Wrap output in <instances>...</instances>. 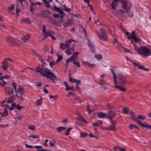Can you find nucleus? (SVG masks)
Masks as SVG:
<instances>
[{"label":"nucleus","instance_id":"nucleus-1","mask_svg":"<svg viewBox=\"0 0 151 151\" xmlns=\"http://www.w3.org/2000/svg\"><path fill=\"white\" fill-rule=\"evenodd\" d=\"M37 71L40 73L44 76L49 78L54 82H56L55 80L57 79V77L55 74L52 72L47 69L42 68H37Z\"/></svg>","mask_w":151,"mask_h":151},{"label":"nucleus","instance_id":"nucleus-2","mask_svg":"<svg viewBox=\"0 0 151 151\" xmlns=\"http://www.w3.org/2000/svg\"><path fill=\"white\" fill-rule=\"evenodd\" d=\"M134 49L138 52L139 54L143 57H147L151 55L150 50L146 47L143 46H137L136 44L134 45Z\"/></svg>","mask_w":151,"mask_h":151},{"label":"nucleus","instance_id":"nucleus-3","mask_svg":"<svg viewBox=\"0 0 151 151\" xmlns=\"http://www.w3.org/2000/svg\"><path fill=\"white\" fill-rule=\"evenodd\" d=\"M122 7L125 10L127 13H128L130 10V6L126 0H121Z\"/></svg>","mask_w":151,"mask_h":151},{"label":"nucleus","instance_id":"nucleus-4","mask_svg":"<svg viewBox=\"0 0 151 151\" xmlns=\"http://www.w3.org/2000/svg\"><path fill=\"white\" fill-rule=\"evenodd\" d=\"M101 33L98 34L97 36L99 39L104 41H106L107 40V36L105 32V30L104 29L101 28Z\"/></svg>","mask_w":151,"mask_h":151},{"label":"nucleus","instance_id":"nucleus-5","mask_svg":"<svg viewBox=\"0 0 151 151\" xmlns=\"http://www.w3.org/2000/svg\"><path fill=\"white\" fill-rule=\"evenodd\" d=\"M125 78L122 75H120L118 77V82L119 85L122 86L125 85L126 83Z\"/></svg>","mask_w":151,"mask_h":151},{"label":"nucleus","instance_id":"nucleus-6","mask_svg":"<svg viewBox=\"0 0 151 151\" xmlns=\"http://www.w3.org/2000/svg\"><path fill=\"white\" fill-rule=\"evenodd\" d=\"M7 42L12 46H17L18 45V44L14 41V39L12 37L7 38Z\"/></svg>","mask_w":151,"mask_h":151},{"label":"nucleus","instance_id":"nucleus-7","mask_svg":"<svg viewBox=\"0 0 151 151\" xmlns=\"http://www.w3.org/2000/svg\"><path fill=\"white\" fill-rule=\"evenodd\" d=\"M88 46L90 48V50L92 53L95 54L96 53V51L94 46L89 40L88 41Z\"/></svg>","mask_w":151,"mask_h":151},{"label":"nucleus","instance_id":"nucleus-8","mask_svg":"<svg viewBox=\"0 0 151 151\" xmlns=\"http://www.w3.org/2000/svg\"><path fill=\"white\" fill-rule=\"evenodd\" d=\"M8 63L5 59L2 62V65L1 67L4 70H6L8 68Z\"/></svg>","mask_w":151,"mask_h":151},{"label":"nucleus","instance_id":"nucleus-9","mask_svg":"<svg viewBox=\"0 0 151 151\" xmlns=\"http://www.w3.org/2000/svg\"><path fill=\"white\" fill-rule=\"evenodd\" d=\"M5 89L7 92V94L9 96L14 94V90L12 88L6 86L5 88Z\"/></svg>","mask_w":151,"mask_h":151},{"label":"nucleus","instance_id":"nucleus-10","mask_svg":"<svg viewBox=\"0 0 151 151\" xmlns=\"http://www.w3.org/2000/svg\"><path fill=\"white\" fill-rule=\"evenodd\" d=\"M77 58V57L74 55H72L70 58H68L66 60V63H70L72 61H76Z\"/></svg>","mask_w":151,"mask_h":151},{"label":"nucleus","instance_id":"nucleus-11","mask_svg":"<svg viewBox=\"0 0 151 151\" xmlns=\"http://www.w3.org/2000/svg\"><path fill=\"white\" fill-rule=\"evenodd\" d=\"M115 115L116 114L114 112L110 111L107 114V117L111 120L112 119V118L115 116Z\"/></svg>","mask_w":151,"mask_h":151},{"label":"nucleus","instance_id":"nucleus-12","mask_svg":"<svg viewBox=\"0 0 151 151\" xmlns=\"http://www.w3.org/2000/svg\"><path fill=\"white\" fill-rule=\"evenodd\" d=\"M15 92H17L19 93L20 95H22L24 93V89L22 87L20 86H19L18 87L17 89V91Z\"/></svg>","mask_w":151,"mask_h":151},{"label":"nucleus","instance_id":"nucleus-13","mask_svg":"<svg viewBox=\"0 0 151 151\" xmlns=\"http://www.w3.org/2000/svg\"><path fill=\"white\" fill-rule=\"evenodd\" d=\"M120 85H117V82L115 81V84L114 87L116 88H118L122 92H125L126 91V89L121 87Z\"/></svg>","mask_w":151,"mask_h":151},{"label":"nucleus","instance_id":"nucleus-14","mask_svg":"<svg viewBox=\"0 0 151 151\" xmlns=\"http://www.w3.org/2000/svg\"><path fill=\"white\" fill-rule=\"evenodd\" d=\"M69 95H71L73 98L74 99H75L77 100L79 99L78 97L77 96V95L73 92H68V94L67 95V96L69 97Z\"/></svg>","mask_w":151,"mask_h":151},{"label":"nucleus","instance_id":"nucleus-15","mask_svg":"<svg viewBox=\"0 0 151 151\" xmlns=\"http://www.w3.org/2000/svg\"><path fill=\"white\" fill-rule=\"evenodd\" d=\"M69 81L70 82L72 83H81V81L80 80H77L75 78H69Z\"/></svg>","mask_w":151,"mask_h":151},{"label":"nucleus","instance_id":"nucleus-16","mask_svg":"<svg viewBox=\"0 0 151 151\" xmlns=\"http://www.w3.org/2000/svg\"><path fill=\"white\" fill-rule=\"evenodd\" d=\"M103 129L106 131H115V128L113 126H110L108 127H103Z\"/></svg>","mask_w":151,"mask_h":151},{"label":"nucleus","instance_id":"nucleus-17","mask_svg":"<svg viewBox=\"0 0 151 151\" xmlns=\"http://www.w3.org/2000/svg\"><path fill=\"white\" fill-rule=\"evenodd\" d=\"M30 37V35L27 34L25 36L22 37L21 38V39L24 42H25L27 41L28 40Z\"/></svg>","mask_w":151,"mask_h":151},{"label":"nucleus","instance_id":"nucleus-18","mask_svg":"<svg viewBox=\"0 0 151 151\" xmlns=\"http://www.w3.org/2000/svg\"><path fill=\"white\" fill-rule=\"evenodd\" d=\"M117 149L120 151H126V150L125 148H122L119 146L116 145L114 148V150L117 151Z\"/></svg>","mask_w":151,"mask_h":151},{"label":"nucleus","instance_id":"nucleus-19","mask_svg":"<svg viewBox=\"0 0 151 151\" xmlns=\"http://www.w3.org/2000/svg\"><path fill=\"white\" fill-rule=\"evenodd\" d=\"M137 67H138V69H142L144 71H148L149 70V69L148 68L145 67L142 65H139L138 64Z\"/></svg>","mask_w":151,"mask_h":151},{"label":"nucleus","instance_id":"nucleus-20","mask_svg":"<svg viewBox=\"0 0 151 151\" xmlns=\"http://www.w3.org/2000/svg\"><path fill=\"white\" fill-rule=\"evenodd\" d=\"M117 6V3L113 1L111 4V6L113 10H115Z\"/></svg>","mask_w":151,"mask_h":151},{"label":"nucleus","instance_id":"nucleus-21","mask_svg":"<svg viewBox=\"0 0 151 151\" xmlns=\"http://www.w3.org/2000/svg\"><path fill=\"white\" fill-rule=\"evenodd\" d=\"M123 113L124 114H128L129 109L127 107H124L122 108Z\"/></svg>","mask_w":151,"mask_h":151},{"label":"nucleus","instance_id":"nucleus-22","mask_svg":"<svg viewBox=\"0 0 151 151\" xmlns=\"http://www.w3.org/2000/svg\"><path fill=\"white\" fill-rule=\"evenodd\" d=\"M102 123V121H98L97 122H95L92 124V125L95 126H98L99 125H101Z\"/></svg>","mask_w":151,"mask_h":151},{"label":"nucleus","instance_id":"nucleus-23","mask_svg":"<svg viewBox=\"0 0 151 151\" xmlns=\"http://www.w3.org/2000/svg\"><path fill=\"white\" fill-rule=\"evenodd\" d=\"M8 114V112L7 109L5 108L4 111L1 114V118H3L4 116H6Z\"/></svg>","mask_w":151,"mask_h":151},{"label":"nucleus","instance_id":"nucleus-24","mask_svg":"<svg viewBox=\"0 0 151 151\" xmlns=\"http://www.w3.org/2000/svg\"><path fill=\"white\" fill-rule=\"evenodd\" d=\"M36 8V5L33 3H32L30 7V10L31 12H32L34 11Z\"/></svg>","mask_w":151,"mask_h":151},{"label":"nucleus","instance_id":"nucleus-25","mask_svg":"<svg viewBox=\"0 0 151 151\" xmlns=\"http://www.w3.org/2000/svg\"><path fill=\"white\" fill-rule=\"evenodd\" d=\"M22 21L26 24H30L31 23L30 19L28 18H24L22 20Z\"/></svg>","mask_w":151,"mask_h":151},{"label":"nucleus","instance_id":"nucleus-26","mask_svg":"<svg viewBox=\"0 0 151 151\" xmlns=\"http://www.w3.org/2000/svg\"><path fill=\"white\" fill-rule=\"evenodd\" d=\"M66 129V128L65 127H59L57 128L56 129L57 131L58 132H61V131Z\"/></svg>","mask_w":151,"mask_h":151},{"label":"nucleus","instance_id":"nucleus-27","mask_svg":"<svg viewBox=\"0 0 151 151\" xmlns=\"http://www.w3.org/2000/svg\"><path fill=\"white\" fill-rule=\"evenodd\" d=\"M37 57L39 58V60L42 63H44L45 61L44 59L42 58V56L39 54H37Z\"/></svg>","mask_w":151,"mask_h":151},{"label":"nucleus","instance_id":"nucleus-28","mask_svg":"<svg viewBox=\"0 0 151 151\" xmlns=\"http://www.w3.org/2000/svg\"><path fill=\"white\" fill-rule=\"evenodd\" d=\"M36 128L35 125H29L28 126V128L32 131H33Z\"/></svg>","mask_w":151,"mask_h":151},{"label":"nucleus","instance_id":"nucleus-29","mask_svg":"<svg viewBox=\"0 0 151 151\" xmlns=\"http://www.w3.org/2000/svg\"><path fill=\"white\" fill-rule=\"evenodd\" d=\"M71 42L70 40H68L65 41V44L66 46V48L68 49V48H69L70 46H69V45L71 44Z\"/></svg>","mask_w":151,"mask_h":151},{"label":"nucleus","instance_id":"nucleus-30","mask_svg":"<svg viewBox=\"0 0 151 151\" xmlns=\"http://www.w3.org/2000/svg\"><path fill=\"white\" fill-rule=\"evenodd\" d=\"M71 49V47L70 46L69 48H68V49L66 48L65 51L66 54L68 55H70L72 54L71 52L70 51V50Z\"/></svg>","mask_w":151,"mask_h":151},{"label":"nucleus","instance_id":"nucleus-31","mask_svg":"<svg viewBox=\"0 0 151 151\" xmlns=\"http://www.w3.org/2000/svg\"><path fill=\"white\" fill-rule=\"evenodd\" d=\"M34 147L37 149V151H42V149H43L42 148V147L40 146H36Z\"/></svg>","mask_w":151,"mask_h":151},{"label":"nucleus","instance_id":"nucleus-32","mask_svg":"<svg viewBox=\"0 0 151 151\" xmlns=\"http://www.w3.org/2000/svg\"><path fill=\"white\" fill-rule=\"evenodd\" d=\"M66 46L65 44L63 42H62L60 45V49H62L63 50H64Z\"/></svg>","mask_w":151,"mask_h":151},{"label":"nucleus","instance_id":"nucleus-33","mask_svg":"<svg viewBox=\"0 0 151 151\" xmlns=\"http://www.w3.org/2000/svg\"><path fill=\"white\" fill-rule=\"evenodd\" d=\"M131 119L136 121L138 119V118L136 117V115L134 114L130 116Z\"/></svg>","mask_w":151,"mask_h":151},{"label":"nucleus","instance_id":"nucleus-34","mask_svg":"<svg viewBox=\"0 0 151 151\" xmlns=\"http://www.w3.org/2000/svg\"><path fill=\"white\" fill-rule=\"evenodd\" d=\"M136 122L141 127H145V125H144V124L139 119L137 120Z\"/></svg>","mask_w":151,"mask_h":151},{"label":"nucleus","instance_id":"nucleus-35","mask_svg":"<svg viewBox=\"0 0 151 151\" xmlns=\"http://www.w3.org/2000/svg\"><path fill=\"white\" fill-rule=\"evenodd\" d=\"M117 13L119 14H126L127 13L126 11L124 12L123 10H118L117 12Z\"/></svg>","mask_w":151,"mask_h":151},{"label":"nucleus","instance_id":"nucleus-36","mask_svg":"<svg viewBox=\"0 0 151 151\" xmlns=\"http://www.w3.org/2000/svg\"><path fill=\"white\" fill-rule=\"evenodd\" d=\"M13 98L12 96H10L9 97L7 101V102L9 104H10L13 101Z\"/></svg>","mask_w":151,"mask_h":151},{"label":"nucleus","instance_id":"nucleus-37","mask_svg":"<svg viewBox=\"0 0 151 151\" xmlns=\"http://www.w3.org/2000/svg\"><path fill=\"white\" fill-rule=\"evenodd\" d=\"M63 25L64 27H70L71 26V24L70 22H66L64 23Z\"/></svg>","mask_w":151,"mask_h":151},{"label":"nucleus","instance_id":"nucleus-38","mask_svg":"<svg viewBox=\"0 0 151 151\" xmlns=\"http://www.w3.org/2000/svg\"><path fill=\"white\" fill-rule=\"evenodd\" d=\"M99 117L100 118H103L106 116V114L102 112H101L98 114Z\"/></svg>","mask_w":151,"mask_h":151},{"label":"nucleus","instance_id":"nucleus-39","mask_svg":"<svg viewBox=\"0 0 151 151\" xmlns=\"http://www.w3.org/2000/svg\"><path fill=\"white\" fill-rule=\"evenodd\" d=\"M63 6L64 7L63 9L65 12H68L71 11L70 9L67 7L65 5H64Z\"/></svg>","mask_w":151,"mask_h":151},{"label":"nucleus","instance_id":"nucleus-40","mask_svg":"<svg viewBox=\"0 0 151 151\" xmlns=\"http://www.w3.org/2000/svg\"><path fill=\"white\" fill-rule=\"evenodd\" d=\"M79 117L78 119L82 121V122H84V123H86V121L85 120V119H84L81 116L79 115Z\"/></svg>","mask_w":151,"mask_h":151},{"label":"nucleus","instance_id":"nucleus-41","mask_svg":"<svg viewBox=\"0 0 151 151\" xmlns=\"http://www.w3.org/2000/svg\"><path fill=\"white\" fill-rule=\"evenodd\" d=\"M138 119H140L142 120H144L145 119V117L144 115H139L138 116Z\"/></svg>","mask_w":151,"mask_h":151},{"label":"nucleus","instance_id":"nucleus-42","mask_svg":"<svg viewBox=\"0 0 151 151\" xmlns=\"http://www.w3.org/2000/svg\"><path fill=\"white\" fill-rule=\"evenodd\" d=\"M81 136L80 137L81 138H83L87 137L88 136V134L87 133H80Z\"/></svg>","mask_w":151,"mask_h":151},{"label":"nucleus","instance_id":"nucleus-43","mask_svg":"<svg viewBox=\"0 0 151 151\" xmlns=\"http://www.w3.org/2000/svg\"><path fill=\"white\" fill-rule=\"evenodd\" d=\"M73 64L76 65L77 67L79 68L80 67V65L79 63V62L78 61H77L76 62V61H74L73 62Z\"/></svg>","mask_w":151,"mask_h":151},{"label":"nucleus","instance_id":"nucleus-44","mask_svg":"<svg viewBox=\"0 0 151 151\" xmlns=\"http://www.w3.org/2000/svg\"><path fill=\"white\" fill-rule=\"evenodd\" d=\"M52 33H54V32H52L51 33H48V32L46 33L45 32V35H45V36L44 37V38H47V37L46 36H47V37L50 36L51 35V34Z\"/></svg>","mask_w":151,"mask_h":151},{"label":"nucleus","instance_id":"nucleus-45","mask_svg":"<svg viewBox=\"0 0 151 151\" xmlns=\"http://www.w3.org/2000/svg\"><path fill=\"white\" fill-rule=\"evenodd\" d=\"M58 58L56 61V62H58L61 61L63 59V56L61 55H60V56H59L58 55Z\"/></svg>","mask_w":151,"mask_h":151},{"label":"nucleus","instance_id":"nucleus-46","mask_svg":"<svg viewBox=\"0 0 151 151\" xmlns=\"http://www.w3.org/2000/svg\"><path fill=\"white\" fill-rule=\"evenodd\" d=\"M48 0H43V1L44 2H45L46 4L47 5V6H45L47 8H50V6L49 4V2H47V1Z\"/></svg>","mask_w":151,"mask_h":151},{"label":"nucleus","instance_id":"nucleus-47","mask_svg":"<svg viewBox=\"0 0 151 151\" xmlns=\"http://www.w3.org/2000/svg\"><path fill=\"white\" fill-rule=\"evenodd\" d=\"M99 84H100V85L101 87V88H102L103 89H106V88L104 86V82H102L101 83H101L100 82H99Z\"/></svg>","mask_w":151,"mask_h":151},{"label":"nucleus","instance_id":"nucleus-48","mask_svg":"<svg viewBox=\"0 0 151 151\" xmlns=\"http://www.w3.org/2000/svg\"><path fill=\"white\" fill-rule=\"evenodd\" d=\"M86 65H87L88 66H89V67L93 68L94 66H95V65L93 64H91L89 62H87L86 63Z\"/></svg>","mask_w":151,"mask_h":151},{"label":"nucleus","instance_id":"nucleus-49","mask_svg":"<svg viewBox=\"0 0 151 151\" xmlns=\"http://www.w3.org/2000/svg\"><path fill=\"white\" fill-rule=\"evenodd\" d=\"M29 137H32V138L33 139H35V138H37L38 139H40V138H39V136H36V135H30L29 136Z\"/></svg>","mask_w":151,"mask_h":151},{"label":"nucleus","instance_id":"nucleus-50","mask_svg":"<svg viewBox=\"0 0 151 151\" xmlns=\"http://www.w3.org/2000/svg\"><path fill=\"white\" fill-rule=\"evenodd\" d=\"M145 128L147 129H151V125L147 124L145 122Z\"/></svg>","mask_w":151,"mask_h":151},{"label":"nucleus","instance_id":"nucleus-51","mask_svg":"<svg viewBox=\"0 0 151 151\" xmlns=\"http://www.w3.org/2000/svg\"><path fill=\"white\" fill-rule=\"evenodd\" d=\"M136 37V35H135L134 32H132L131 35H130L131 39H133L134 38Z\"/></svg>","mask_w":151,"mask_h":151},{"label":"nucleus","instance_id":"nucleus-52","mask_svg":"<svg viewBox=\"0 0 151 151\" xmlns=\"http://www.w3.org/2000/svg\"><path fill=\"white\" fill-rule=\"evenodd\" d=\"M49 49L48 46L47 45H45L43 48V50L44 51L46 52H47Z\"/></svg>","mask_w":151,"mask_h":151},{"label":"nucleus","instance_id":"nucleus-53","mask_svg":"<svg viewBox=\"0 0 151 151\" xmlns=\"http://www.w3.org/2000/svg\"><path fill=\"white\" fill-rule=\"evenodd\" d=\"M16 106V105L15 103H14V104H12V105L11 107L10 108L9 107L10 110H13L14 109V108Z\"/></svg>","mask_w":151,"mask_h":151},{"label":"nucleus","instance_id":"nucleus-54","mask_svg":"<svg viewBox=\"0 0 151 151\" xmlns=\"http://www.w3.org/2000/svg\"><path fill=\"white\" fill-rule=\"evenodd\" d=\"M129 61L132 63V64L134 65L135 67H137L138 64V63L136 62H134L130 59H129Z\"/></svg>","mask_w":151,"mask_h":151},{"label":"nucleus","instance_id":"nucleus-55","mask_svg":"<svg viewBox=\"0 0 151 151\" xmlns=\"http://www.w3.org/2000/svg\"><path fill=\"white\" fill-rule=\"evenodd\" d=\"M55 141L54 140L52 141H50V145L51 147H53L55 145Z\"/></svg>","mask_w":151,"mask_h":151},{"label":"nucleus","instance_id":"nucleus-56","mask_svg":"<svg viewBox=\"0 0 151 151\" xmlns=\"http://www.w3.org/2000/svg\"><path fill=\"white\" fill-rule=\"evenodd\" d=\"M95 57L98 60L102 58V57L100 55H95Z\"/></svg>","mask_w":151,"mask_h":151},{"label":"nucleus","instance_id":"nucleus-57","mask_svg":"<svg viewBox=\"0 0 151 151\" xmlns=\"http://www.w3.org/2000/svg\"><path fill=\"white\" fill-rule=\"evenodd\" d=\"M12 86L15 90V91H17V84L14 82H13L12 83Z\"/></svg>","mask_w":151,"mask_h":151},{"label":"nucleus","instance_id":"nucleus-58","mask_svg":"<svg viewBox=\"0 0 151 151\" xmlns=\"http://www.w3.org/2000/svg\"><path fill=\"white\" fill-rule=\"evenodd\" d=\"M126 35L127 36L128 39H131L130 34L128 32H126L125 33Z\"/></svg>","mask_w":151,"mask_h":151},{"label":"nucleus","instance_id":"nucleus-59","mask_svg":"<svg viewBox=\"0 0 151 151\" xmlns=\"http://www.w3.org/2000/svg\"><path fill=\"white\" fill-rule=\"evenodd\" d=\"M46 27L45 26V25H44L43 26V28H42V32L43 33L44 35H45V33L46 32Z\"/></svg>","mask_w":151,"mask_h":151},{"label":"nucleus","instance_id":"nucleus-60","mask_svg":"<svg viewBox=\"0 0 151 151\" xmlns=\"http://www.w3.org/2000/svg\"><path fill=\"white\" fill-rule=\"evenodd\" d=\"M49 97L51 99H56L58 97L57 95H55L54 96L50 95Z\"/></svg>","mask_w":151,"mask_h":151},{"label":"nucleus","instance_id":"nucleus-61","mask_svg":"<svg viewBox=\"0 0 151 151\" xmlns=\"http://www.w3.org/2000/svg\"><path fill=\"white\" fill-rule=\"evenodd\" d=\"M42 103V99H40L37 101L36 104L37 105H40Z\"/></svg>","mask_w":151,"mask_h":151},{"label":"nucleus","instance_id":"nucleus-62","mask_svg":"<svg viewBox=\"0 0 151 151\" xmlns=\"http://www.w3.org/2000/svg\"><path fill=\"white\" fill-rule=\"evenodd\" d=\"M133 39L137 42H140V39L137 38V37H136L134 38Z\"/></svg>","mask_w":151,"mask_h":151},{"label":"nucleus","instance_id":"nucleus-63","mask_svg":"<svg viewBox=\"0 0 151 151\" xmlns=\"http://www.w3.org/2000/svg\"><path fill=\"white\" fill-rule=\"evenodd\" d=\"M55 64V63L54 61H51L50 63V65L51 68H52V66L54 65Z\"/></svg>","mask_w":151,"mask_h":151},{"label":"nucleus","instance_id":"nucleus-64","mask_svg":"<svg viewBox=\"0 0 151 151\" xmlns=\"http://www.w3.org/2000/svg\"><path fill=\"white\" fill-rule=\"evenodd\" d=\"M23 107L22 106H21L19 105H17L16 106V109L17 110H20Z\"/></svg>","mask_w":151,"mask_h":151}]
</instances>
